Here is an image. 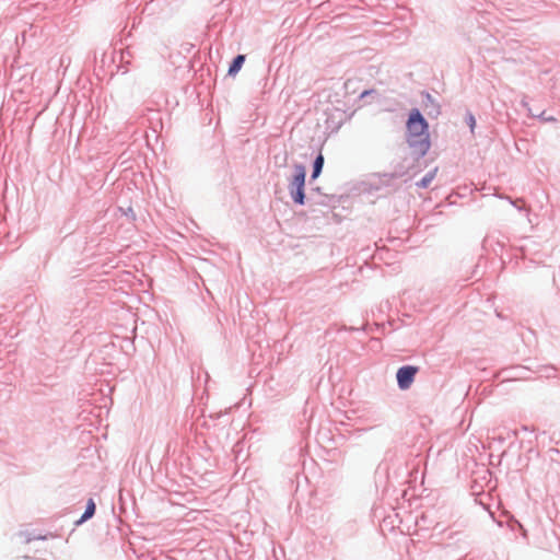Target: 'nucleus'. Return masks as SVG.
<instances>
[{"instance_id":"9","label":"nucleus","mask_w":560,"mask_h":560,"mask_svg":"<svg viewBox=\"0 0 560 560\" xmlns=\"http://www.w3.org/2000/svg\"><path fill=\"white\" fill-rule=\"evenodd\" d=\"M520 529L523 532V535L526 536V530L524 529L522 524H518Z\"/></svg>"},{"instance_id":"3","label":"nucleus","mask_w":560,"mask_h":560,"mask_svg":"<svg viewBox=\"0 0 560 560\" xmlns=\"http://www.w3.org/2000/svg\"><path fill=\"white\" fill-rule=\"evenodd\" d=\"M418 372L417 366L406 365L397 371V383L399 388L408 389Z\"/></svg>"},{"instance_id":"10","label":"nucleus","mask_w":560,"mask_h":560,"mask_svg":"<svg viewBox=\"0 0 560 560\" xmlns=\"http://www.w3.org/2000/svg\"><path fill=\"white\" fill-rule=\"evenodd\" d=\"M32 539H33V538L27 537L25 541H26V542H31V541H32Z\"/></svg>"},{"instance_id":"4","label":"nucleus","mask_w":560,"mask_h":560,"mask_svg":"<svg viewBox=\"0 0 560 560\" xmlns=\"http://www.w3.org/2000/svg\"><path fill=\"white\" fill-rule=\"evenodd\" d=\"M244 60H245V57L243 55H238L233 60L232 65L230 66L229 73L230 74H235L236 72H238L240 69L242 68L243 63H244Z\"/></svg>"},{"instance_id":"2","label":"nucleus","mask_w":560,"mask_h":560,"mask_svg":"<svg viewBox=\"0 0 560 560\" xmlns=\"http://www.w3.org/2000/svg\"><path fill=\"white\" fill-rule=\"evenodd\" d=\"M305 168L302 165L295 166V174L290 183V194L294 202L304 203Z\"/></svg>"},{"instance_id":"8","label":"nucleus","mask_w":560,"mask_h":560,"mask_svg":"<svg viewBox=\"0 0 560 560\" xmlns=\"http://www.w3.org/2000/svg\"><path fill=\"white\" fill-rule=\"evenodd\" d=\"M469 124H470V128L474 129V127L476 125V120L472 116H470V118H469Z\"/></svg>"},{"instance_id":"7","label":"nucleus","mask_w":560,"mask_h":560,"mask_svg":"<svg viewBox=\"0 0 560 560\" xmlns=\"http://www.w3.org/2000/svg\"><path fill=\"white\" fill-rule=\"evenodd\" d=\"M323 165H324V158L322 154H319L314 162V170H313V175H312L313 178H316L320 174Z\"/></svg>"},{"instance_id":"6","label":"nucleus","mask_w":560,"mask_h":560,"mask_svg":"<svg viewBox=\"0 0 560 560\" xmlns=\"http://www.w3.org/2000/svg\"><path fill=\"white\" fill-rule=\"evenodd\" d=\"M95 513V503L92 499L88 501L86 510L84 514L81 517V521H86L88 518L92 517Z\"/></svg>"},{"instance_id":"1","label":"nucleus","mask_w":560,"mask_h":560,"mask_svg":"<svg viewBox=\"0 0 560 560\" xmlns=\"http://www.w3.org/2000/svg\"><path fill=\"white\" fill-rule=\"evenodd\" d=\"M407 142L420 154L430 149L429 125L418 109H412L407 120Z\"/></svg>"},{"instance_id":"5","label":"nucleus","mask_w":560,"mask_h":560,"mask_svg":"<svg viewBox=\"0 0 560 560\" xmlns=\"http://www.w3.org/2000/svg\"><path fill=\"white\" fill-rule=\"evenodd\" d=\"M438 168H434L432 172L427 174L417 185L421 188H427L431 182L434 179L436 175Z\"/></svg>"},{"instance_id":"11","label":"nucleus","mask_w":560,"mask_h":560,"mask_svg":"<svg viewBox=\"0 0 560 560\" xmlns=\"http://www.w3.org/2000/svg\"><path fill=\"white\" fill-rule=\"evenodd\" d=\"M368 93H369L368 91H364V92L362 93V95H361V96L363 97V96H365Z\"/></svg>"}]
</instances>
